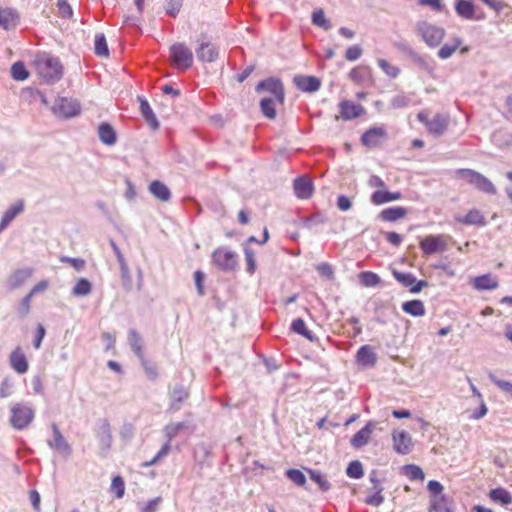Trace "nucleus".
<instances>
[{"mask_svg": "<svg viewBox=\"0 0 512 512\" xmlns=\"http://www.w3.org/2000/svg\"><path fill=\"white\" fill-rule=\"evenodd\" d=\"M33 65L42 78L47 84H53L58 82L63 76V66L58 57L42 52L36 54Z\"/></svg>", "mask_w": 512, "mask_h": 512, "instance_id": "nucleus-1", "label": "nucleus"}, {"mask_svg": "<svg viewBox=\"0 0 512 512\" xmlns=\"http://www.w3.org/2000/svg\"><path fill=\"white\" fill-rule=\"evenodd\" d=\"M455 176L458 179L467 181L473 185L477 190L482 191L489 195H495L497 189L494 184L481 173L472 169H458L455 171Z\"/></svg>", "mask_w": 512, "mask_h": 512, "instance_id": "nucleus-2", "label": "nucleus"}, {"mask_svg": "<svg viewBox=\"0 0 512 512\" xmlns=\"http://www.w3.org/2000/svg\"><path fill=\"white\" fill-rule=\"evenodd\" d=\"M416 30L426 45L431 48L439 46L446 34L442 27L427 21H419L416 24Z\"/></svg>", "mask_w": 512, "mask_h": 512, "instance_id": "nucleus-3", "label": "nucleus"}, {"mask_svg": "<svg viewBox=\"0 0 512 512\" xmlns=\"http://www.w3.org/2000/svg\"><path fill=\"white\" fill-rule=\"evenodd\" d=\"M34 418V411L31 407L16 403L11 408V425L17 429L22 430L29 426Z\"/></svg>", "mask_w": 512, "mask_h": 512, "instance_id": "nucleus-4", "label": "nucleus"}, {"mask_svg": "<svg viewBox=\"0 0 512 512\" xmlns=\"http://www.w3.org/2000/svg\"><path fill=\"white\" fill-rule=\"evenodd\" d=\"M170 58L173 65L180 70H187L192 66V51L183 43H176L170 48Z\"/></svg>", "mask_w": 512, "mask_h": 512, "instance_id": "nucleus-5", "label": "nucleus"}, {"mask_svg": "<svg viewBox=\"0 0 512 512\" xmlns=\"http://www.w3.org/2000/svg\"><path fill=\"white\" fill-rule=\"evenodd\" d=\"M214 264L224 271L233 270L237 265V255L226 247L217 248L212 255Z\"/></svg>", "mask_w": 512, "mask_h": 512, "instance_id": "nucleus-6", "label": "nucleus"}, {"mask_svg": "<svg viewBox=\"0 0 512 512\" xmlns=\"http://www.w3.org/2000/svg\"><path fill=\"white\" fill-rule=\"evenodd\" d=\"M256 92L260 93L262 91H266L271 95L269 97H275L278 100V103L282 104L284 102L285 93L284 87L280 79L270 77L261 82H259L255 88Z\"/></svg>", "mask_w": 512, "mask_h": 512, "instance_id": "nucleus-7", "label": "nucleus"}, {"mask_svg": "<svg viewBox=\"0 0 512 512\" xmlns=\"http://www.w3.org/2000/svg\"><path fill=\"white\" fill-rule=\"evenodd\" d=\"M81 105L76 99L59 98L54 106V112L65 118H72L80 114Z\"/></svg>", "mask_w": 512, "mask_h": 512, "instance_id": "nucleus-8", "label": "nucleus"}, {"mask_svg": "<svg viewBox=\"0 0 512 512\" xmlns=\"http://www.w3.org/2000/svg\"><path fill=\"white\" fill-rule=\"evenodd\" d=\"M420 248L425 255L447 250V243L443 235H428L420 242Z\"/></svg>", "mask_w": 512, "mask_h": 512, "instance_id": "nucleus-9", "label": "nucleus"}, {"mask_svg": "<svg viewBox=\"0 0 512 512\" xmlns=\"http://www.w3.org/2000/svg\"><path fill=\"white\" fill-rule=\"evenodd\" d=\"M387 139V132L384 127H372L361 136V142L368 148H375Z\"/></svg>", "mask_w": 512, "mask_h": 512, "instance_id": "nucleus-10", "label": "nucleus"}, {"mask_svg": "<svg viewBox=\"0 0 512 512\" xmlns=\"http://www.w3.org/2000/svg\"><path fill=\"white\" fill-rule=\"evenodd\" d=\"M393 449L398 454H408L413 446L412 438L404 430H395L392 432Z\"/></svg>", "mask_w": 512, "mask_h": 512, "instance_id": "nucleus-11", "label": "nucleus"}, {"mask_svg": "<svg viewBox=\"0 0 512 512\" xmlns=\"http://www.w3.org/2000/svg\"><path fill=\"white\" fill-rule=\"evenodd\" d=\"M376 424L372 421L366 423V425L360 429L351 439V446L359 449L367 445L372 437L375 430Z\"/></svg>", "mask_w": 512, "mask_h": 512, "instance_id": "nucleus-12", "label": "nucleus"}, {"mask_svg": "<svg viewBox=\"0 0 512 512\" xmlns=\"http://www.w3.org/2000/svg\"><path fill=\"white\" fill-rule=\"evenodd\" d=\"M340 116L344 120H352L361 116L365 110L361 104L349 100L341 101L339 104Z\"/></svg>", "mask_w": 512, "mask_h": 512, "instance_id": "nucleus-13", "label": "nucleus"}, {"mask_svg": "<svg viewBox=\"0 0 512 512\" xmlns=\"http://www.w3.org/2000/svg\"><path fill=\"white\" fill-rule=\"evenodd\" d=\"M24 211V200L19 199L13 203L3 214L0 220V233H2L10 223Z\"/></svg>", "mask_w": 512, "mask_h": 512, "instance_id": "nucleus-14", "label": "nucleus"}, {"mask_svg": "<svg viewBox=\"0 0 512 512\" xmlns=\"http://www.w3.org/2000/svg\"><path fill=\"white\" fill-rule=\"evenodd\" d=\"M196 55L200 61L211 63L217 60L219 51L213 43L202 41L196 50Z\"/></svg>", "mask_w": 512, "mask_h": 512, "instance_id": "nucleus-15", "label": "nucleus"}, {"mask_svg": "<svg viewBox=\"0 0 512 512\" xmlns=\"http://www.w3.org/2000/svg\"><path fill=\"white\" fill-rule=\"evenodd\" d=\"M449 119L443 114H436L429 123H427V130L434 137L442 136L448 129Z\"/></svg>", "mask_w": 512, "mask_h": 512, "instance_id": "nucleus-16", "label": "nucleus"}, {"mask_svg": "<svg viewBox=\"0 0 512 512\" xmlns=\"http://www.w3.org/2000/svg\"><path fill=\"white\" fill-rule=\"evenodd\" d=\"M20 16L13 8L0 7V27L5 30H11L19 24Z\"/></svg>", "mask_w": 512, "mask_h": 512, "instance_id": "nucleus-17", "label": "nucleus"}, {"mask_svg": "<svg viewBox=\"0 0 512 512\" xmlns=\"http://www.w3.org/2000/svg\"><path fill=\"white\" fill-rule=\"evenodd\" d=\"M356 360L358 364L362 366H374L377 362V355L374 347L368 344L361 346L356 353Z\"/></svg>", "mask_w": 512, "mask_h": 512, "instance_id": "nucleus-18", "label": "nucleus"}, {"mask_svg": "<svg viewBox=\"0 0 512 512\" xmlns=\"http://www.w3.org/2000/svg\"><path fill=\"white\" fill-rule=\"evenodd\" d=\"M293 188L295 195L300 199H309L313 194L312 181L304 176L297 177L294 180Z\"/></svg>", "mask_w": 512, "mask_h": 512, "instance_id": "nucleus-19", "label": "nucleus"}, {"mask_svg": "<svg viewBox=\"0 0 512 512\" xmlns=\"http://www.w3.org/2000/svg\"><path fill=\"white\" fill-rule=\"evenodd\" d=\"M293 82L298 89L304 92H315L321 86L319 78L315 76L297 75L294 77Z\"/></svg>", "mask_w": 512, "mask_h": 512, "instance_id": "nucleus-20", "label": "nucleus"}, {"mask_svg": "<svg viewBox=\"0 0 512 512\" xmlns=\"http://www.w3.org/2000/svg\"><path fill=\"white\" fill-rule=\"evenodd\" d=\"M9 361L11 367L17 373L23 374L27 372L28 361L21 347H17L11 352Z\"/></svg>", "mask_w": 512, "mask_h": 512, "instance_id": "nucleus-21", "label": "nucleus"}, {"mask_svg": "<svg viewBox=\"0 0 512 512\" xmlns=\"http://www.w3.org/2000/svg\"><path fill=\"white\" fill-rule=\"evenodd\" d=\"M128 343H129L132 351L135 353V355L141 361V364L146 366L147 359L144 356V351H143V346H142V338H141L140 334L135 329L129 330Z\"/></svg>", "mask_w": 512, "mask_h": 512, "instance_id": "nucleus-22", "label": "nucleus"}, {"mask_svg": "<svg viewBox=\"0 0 512 512\" xmlns=\"http://www.w3.org/2000/svg\"><path fill=\"white\" fill-rule=\"evenodd\" d=\"M33 270L31 268H22L14 271L8 279V287L14 290L23 285L31 276Z\"/></svg>", "mask_w": 512, "mask_h": 512, "instance_id": "nucleus-23", "label": "nucleus"}, {"mask_svg": "<svg viewBox=\"0 0 512 512\" xmlns=\"http://www.w3.org/2000/svg\"><path fill=\"white\" fill-rule=\"evenodd\" d=\"M149 191L155 198L162 202H167L171 199L169 188L159 180H154L150 183Z\"/></svg>", "mask_w": 512, "mask_h": 512, "instance_id": "nucleus-24", "label": "nucleus"}, {"mask_svg": "<svg viewBox=\"0 0 512 512\" xmlns=\"http://www.w3.org/2000/svg\"><path fill=\"white\" fill-rule=\"evenodd\" d=\"M407 215V209L401 206L389 207L382 210L379 218L386 222H395Z\"/></svg>", "mask_w": 512, "mask_h": 512, "instance_id": "nucleus-25", "label": "nucleus"}, {"mask_svg": "<svg viewBox=\"0 0 512 512\" xmlns=\"http://www.w3.org/2000/svg\"><path fill=\"white\" fill-rule=\"evenodd\" d=\"M402 198L400 192H389L376 190L371 195V202L375 205H382L387 202L399 200Z\"/></svg>", "mask_w": 512, "mask_h": 512, "instance_id": "nucleus-26", "label": "nucleus"}, {"mask_svg": "<svg viewBox=\"0 0 512 512\" xmlns=\"http://www.w3.org/2000/svg\"><path fill=\"white\" fill-rule=\"evenodd\" d=\"M98 136L100 141L105 145H113L117 140L116 132L109 123H101L99 125Z\"/></svg>", "mask_w": 512, "mask_h": 512, "instance_id": "nucleus-27", "label": "nucleus"}, {"mask_svg": "<svg viewBox=\"0 0 512 512\" xmlns=\"http://www.w3.org/2000/svg\"><path fill=\"white\" fill-rule=\"evenodd\" d=\"M401 308L405 313L414 317H421L424 316L426 313L424 303L418 299L402 303Z\"/></svg>", "mask_w": 512, "mask_h": 512, "instance_id": "nucleus-28", "label": "nucleus"}, {"mask_svg": "<svg viewBox=\"0 0 512 512\" xmlns=\"http://www.w3.org/2000/svg\"><path fill=\"white\" fill-rule=\"evenodd\" d=\"M455 10L458 16L472 20L475 15V6L471 1L468 0H456L455 2Z\"/></svg>", "mask_w": 512, "mask_h": 512, "instance_id": "nucleus-29", "label": "nucleus"}, {"mask_svg": "<svg viewBox=\"0 0 512 512\" xmlns=\"http://www.w3.org/2000/svg\"><path fill=\"white\" fill-rule=\"evenodd\" d=\"M456 220L465 225L485 226L486 221L482 213L477 209L470 210L465 216L457 217Z\"/></svg>", "mask_w": 512, "mask_h": 512, "instance_id": "nucleus-30", "label": "nucleus"}, {"mask_svg": "<svg viewBox=\"0 0 512 512\" xmlns=\"http://www.w3.org/2000/svg\"><path fill=\"white\" fill-rule=\"evenodd\" d=\"M140 101V111L145 119V121L152 127L153 130H157L159 128V122L151 109L148 101L144 98H139Z\"/></svg>", "mask_w": 512, "mask_h": 512, "instance_id": "nucleus-31", "label": "nucleus"}, {"mask_svg": "<svg viewBox=\"0 0 512 512\" xmlns=\"http://www.w3.org/2000/svg\"><path fill=\"white\" fill-rule=\"evenodd\" d=\"M498 281L490 274L478 276L473 281V286L479 291L494 290L498 287Z\"/></svg>", "mask_w": 512, "mask_h": 512, "instance_id": "nucleus-32", "label": "nucleus"}, {"mask_svg": "<svg viewBox=\"0 0 512 512\" xmlns=\"http://www.w3.org/2000/svg\"><path fill=\"white\" fill-rule=\"evenodd\" d=\"M429 512H452L448 499L444 495H434L430 498Z\"/></svg>", "mask_w": 512, "mask_h": 512, "instance_id": "nucleus-33", "label": "nucleus"}, {"mask_svg": "<svg viewBox=\"0 0 512 512\" xmlns=\"http://www.w3.org/2000/svg\"><path fill=\"white\" fill-rule=\"evenodd\" d=\"M489 498L493 502L500 503L501 505H509L512 503L511 493L502 487L490 490Z\"/></svg>", "mask_w": 512, "mask_h": 512, "instance_id": "nucleus-34", "label": "nucleus"}, {"mask_svg": "<svg viewBox=\"0 0 512 512\" xmlns=\"http://www.w3.org/2000/svg\"><path fill=\"white\" fill-rule=\"evenodd\" d=\"M462 39L459 37H454L451 43H445L437 53V56L440 59H448L450 58L455 51L461 46Z\"/></svg>", "mask_w": 512, "mask_h": 512, "instance_id": "nucleus-35", "label": "nucleus"}, {"mask_svg": "<svg viewBox=\"0 0 512 512\" xmlns=\"http://www.w3.org/2000/svg\"><path fill=\"white\" fill-rule=\"evenodd\" d=\"M276 102H278L275 97H264L260 101L261 112L268 119H274L276 117Z\"/></svg>", "mask_w": 512, "mask_h": 512, "instance_id": "nucleus-36", "label": "nucleus"}, {"mask_svg": "<svg viewBox=\"0 0 512 512\" xmlns=\"http://www.w3.org/2000/svg\"><path fill=\"white\" fill-rule=\"evenodd\" d=\"M374 482V487L370 495L367 496L365 502L368 505L372 506H380L384 502V497L382 495L383 489L380 487L379 481L376 479H372Z\"/></svg>", "mask_w": 512, "mask_h": 512, "instance_id": "nucleus-37", "label": "nucleus"}, {"mask_svg": "<svg viewBox=\"0 0 512 512\" xmlns=\"http://www.w3.org/2000/svg\"><path fill=\"white\" fill-rule=\"evenodd\" d=\"M94 52L97 56L100 57H107L109 55L106 37L103 33H98L95 35Z\"/></svg>", "mask_w": 512, "mask_h": 512, "instance_id": "nucleus-38", "label": "nucleus"}, {"mask_svg": "<svg viewBox=\"0 0 512 512\" xmlns=\"http://www.w3.org/2000/svg\"><path fill=\"white\" fill-rule=\"evenodd\" d=\"M92 291V284L86 278H80L72 289L74 296H87Z\"/></svg>", "mask_w": 512, "mask_h": 512, "instance_id": "nucleus-39", "label": "nucleus"}, {"mask_svg": "<svg viewBox=\"0 0 512 512\" xmlns=\"http://www.w3.org/2000/svg\"><path fill=\"white\" fill-rule=\"evenodd\" d=\"M390 104L394 109L406 108L412 104V94L399 93L392 97Z\"/></svg>", "mask_w": 512, "mask_h": 512, "instance_id": "nucleus-40", "label": "nucleus"}, {"mask_svg": "<svg viewBox=\"0 0 512 512\" xmlns=\"http://www.w3.org/2000/svg\"><path fill=\"white\" fill-rule=\"evenodd\" d=\"M393 277L406 288H411L415 282V276L412 273L401 272L396 269L392 271Z\"/></svg>", "mask_w": 512, "mask_h": 512, "instance_id": "nucleus-41", "label": "nucleus"}, {"mask_svg": "<svg viewBox=\"0 0 512 512\" xmlns=\"http://www.w3.org/2000/svg\"><path fill=\"white\" fill-rule=\"evenodd\" d=\"M291 330L294 333L299 334V335L305 337L306 339L312 340V338H313L312 337V332L307 329L304 320L301 319V318H297V319H294L292 321V323H291Z\"/></svg>", "mask_w": 512, "mask_h": 512, "instance_id": "nucleus-42", "label": "nucleus"}, {"mask_svg": "<svg viewBox=\"0 0 512 512\" xmlns=\"http://www.w3.org/2000/svg\"><path fill=\"white\" fill-rule=\"evenodd\" d=\"M11 76L16 81H24L29 77V72L23 62L18 61L11 67Z\"/></svg>", "mask_w": 512, "mask_h": 512, "instance_id": "nucleus-43", "label": "nucleus"}, {"mask_svg": "<svg viewBox=\"0 0 512 512\" xmlns=\"http://www.w3.org/2000/svg\"><path fill=\"white\" fill-rule=\"evenodd\" d=\"M403 472L410 480L423 481L425 478L423 470L415 464L405 465L403 467Z\"/></svg>", "mask_w": 512, "mask_h": 512, "instance_id": "nucleus-44", "label": "nucleus"}, {"mask_svg": "<svg viewBox=\"0 0 512 512\" xmlns=\"http://www.w3.org/2000/svg\"><path fill=\"white\" fill-rule=\"evenodd\" d=\"M52 430L54 435V447L59 451L69 452L70 446L55 424L52 426Z\"/></svg>", "mask_w": 512, "mask_h": 512, "instance_id": "nucleus-45", "label": "nucleus"}, {"mask_svg": "<svg viewBox=\"0 0 512 512\" xmlns=\"http://www.w3.org/2000/svg\"><path fill=\"white\" fill-rule=\"evenodd\" d=\"M359 278L361 284L366 287H374L381 282L380 277L376 273L371 271L361 272Z\"/></svg>", "mask_w": 512, "mask_h": 512, "instance_id": "nucleus-46", "label": "nucleus"}, {"mask_svg": "<svg viewBox=\"0 0 512 512\" xmlns=\"http://www.w3.org/2000/svg\"><path fill=\"white\" fill-rule=\"evenodd\" d=\"M307 471L311 480L317 483L322 491H328L330 489V483L325 475L312 469H308Z\"/></svg>", "mask_w": 512, "mask_h": 512, "instance_id": "nucleus-47", "label": "nucleus"}, {"mask_svg": "<svg viewBox=\"0 0 512 512\" xmlns=\"http://www.w3.org/2000/svg\"><path fill=\"white\" fill-rule=\"evenodd\" d=\"M312 23L318 27L323 28L324 30H329L331 28V24L326 19L322 9H318L313 12Z\"/></svg>", "mask_w": 512, "mask_h": 512, "instance_id": "nucleus-48", "label": "nucleus"}, {"mask_svg": "<svg viewBox=\"0 0 512 512\" xmlns=\"http://www.w3.org/2000/svg\"><path fill=\"white\" fill-rule=\"evenodd\" d=\"M379 67L383 70V72L389 76L390 78H397L400 74V69L397 66L390 64L385 59H378L377 61Z\"/></svg>", "mask_w": 512, "mask_h": 512, "instance_id": "nucleus-49", "label": "nucleus"}, {"mask_svg": "<svg viewBox=\"0 0 512 512\" xmlns=\"http://www.w3.org/2000/svg\"><path fill=\"white\" fill-rule=\"evenodd\" d=\"M119 266H120L123 286L126 291H130L132 288V280H131V275H130L128 265H127L126 261H123V262L119 263Z\"/></svg>", "mask_w": 512, "mask_h": 512, "instance_id": "nucleus-50", "label": "nucleus"}, {"mask_svg": "<svg viewBox=\"0 0 512 512\" xmlns=\"http://www.w3.org/2000/svg\"><path fill=\"white\" fill-rule=\"evenodd\" d=\"M287 477L298 486H305L306 477L299 469H289L286 472Z\"/></svg>", "mask_w": 512, "mask_h": 512, "instance_id": "nucleus-51", "label": "nucleus"}, {"mask_svg": "<svg viewBox=\"0 0 512 512\" xmlns=\"http://www.w3.org/2000/svg\"><path fill=\"white\" fill-rule=\"evenodd\" d=\"M111 491L117 498H122L125 493V483L121 476H115L111 482Z\"/></svg>", "mask_w": 512, "mask_h": 512, "instance_id": "nucleus-52", "label": "nucleus"}, {"mask_svg": "<svg viewBox=\"0 0 512 512\" xmlns=\"http://www.w3.org/2000/svg\"><path fill=\"white\" fill-rule=\"evenodd\" d=\"M346 473L351 478H354V479L361 478L364 474L362 464L359 461H352L348 465Z\"/></svg>", "mask_w": 512, "mask_h": 512, "instance_id": "nucleus-53", "label": "nucleus"}, {"mask_svg": "<svg viewBox=\"0 0 512 512\" xmlns=\"http://www.w3.org/2000/svg\"><path fill=\"white\" fill-rule=\"evenodd\" d=\"M170 451V444L169 442L165 443L162 448L159 450V452L152 458L150 461H146L142 464V467L147 468L154 464H156L158 461H160L162 458L166 457Z\"/></svg>", "mask_w": 512, "mask_h": 512, "instance_id": "nucleus-54", "label": "nucleus"}, {"mask_svg": "<svg viewBox=\"0 0 512 512\" xmlns=\"http://www.w3.org/2000/svg\"><path fill=\"white\" fill-rule=\"evenodd\" d=\"M187 428V424L185 422H177L172 423L166 426L165 431L168 436V442L170 443V440L178 435L180 431Z\"/></svg>", "mask_w": 512, "mask_h": 512, "instance_id": "nucleus-55", "label": "nucleus"}, {"mask_svg": "<svg viewBox=\"0 0 512 512\" xmlns=\"http://www.w3.org/2000/svg\"><path fill=\"white\" fill-rule=\"evenodd\" d=\"M31 300H32V296H31V294L28 293L21 300L20 304L18 305L17 312H18V315L21 318L26 317L30 313V310H31Z\"/></svg>", "mask_w": 512, "mask_h": 512, "instance_id": "nucleus-56", "label": "nucleus"}, {"mask_svg": "<svg viewBox=\"0 0 512 512\" xmlns=\"http://www.w3.org/2000/svg\"><path fill=\"white\" fill-rule=\"evenodd\" d=\"M245 261L247 264V272L253 274L256 269L255 254L250 248H245Z\"/></svg>", "mask_w": 512, "mask_h": 512, "instance_id": "nucleus-57", "label": "nucleus"}, {"mask_svg": "<svg viewBox=\"0 0 512 512\" xmlns=\"http://www.w3.org/2000/svg\"><path fill=\"white\" fill-rule=\"evenodd\" d=\"M182 7V2L179 0H166V13L175 17Z\"/></svg>", "mask_w": 512, "mask_h": 512, "instance_id": "nucleus-58", "label": "nucleus"}, {"mask_svg": "<svg viewBox=\"0 0 512 512\" xmlns=\"http://www.w3.org/2000/svg\"><path fill=\"white\" fill-rule=\"evenodd\" d=\"M362 55V48L359 45L350 46L345 53V57L348 61H356Z\"/></svg>", "mask_w": 512, "mask_h": 512, "instance_id": "nucleus-59", "label": "nucleus"}, {"mask_svg": "<svg viewBox=\"0 0 512 512\" xmlns=\"http://www.w3.org/2000/svg\"><path fill=\"white\" fill-rule=\"evenodd\" d=\"M488 7L493 9L497 14L501 13L503 9L508 8V4L501 0H481Z\"/></svg>", "mask_w": 512, "mask_h": 512, "instance_id": "nucleus-60", "label": "nucleus"}, {"mask_svg": "<svg viewBox=\"0 0 512 512\" xmlns=\"http://www.w3.org/2000/svg\"><path fill=\"white\" fill-rule=\"evenodd\" d=\"M316 269L320 275H322L328 279H332L334 276V271L332 269V266L329 263H326V262L320 263L319 265H317Z\"/></svg>", "mask_w": 512, "mask_h": 512, "instance_id": "nucleus-61", "label": "nucleus"}, {"mask_svg": "<svg viewBox=\"0 0 512 512\" xmlns=\"http://www.w3.org/2000/svg\"><path fill=\"white\" fill-rule=\"evenodd\" d=\"M46 334V330L42 324H38L36 328L35 338L33 341V346L35 349H39L41 347L42 340Z\"/></svg>", "mask_w": 512, "mask_h": 512, "instance_id": "nucleus-62", "label": "nucleus"}, {"mask_svg": "<svg viewBox=\"0 0 512 512\" xmlns=\"http://www.w3.org/2000/svg\"><path fill=\"white\" fill-rule=\"evenodd\" d=\"M58 9L59 13L63 18L71 17L73 14L71 6L67 3L66 0L58 1Z\"/></svg>", "mask_w": 512, "mask_h": 512, "instance_id": "nucleus-63", "label": "nucleus"}, {"mask_svg": "<svg viewBox=\"0 0 512 512\" xmlns=\"http://www.w3.org/2000/svg\"><path fill=\"white\" fill-rule=\"evenodd\" d=\"M384 235L385 239L395 247H398L403 241V237L396 232H385Z\"/></svg>", "mask_w": 512, "mask_h": 512, "instance_id": "nucleus-64", "label": "nucleus"}]
</instances>
